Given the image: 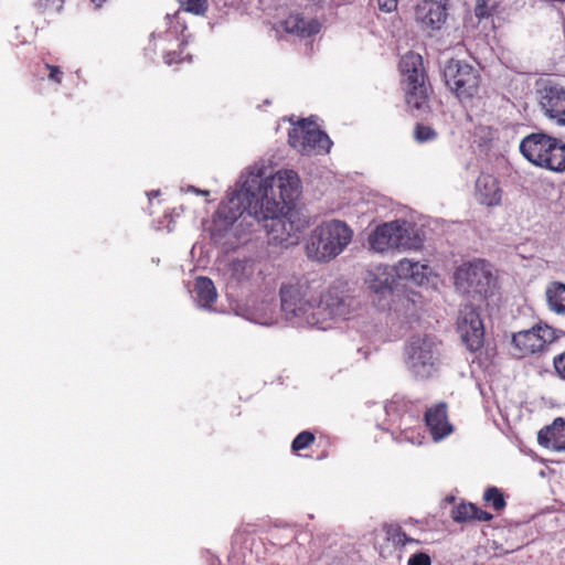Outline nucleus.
Segmentation results:
<instances>
[{
    "instance_id": "nucleus-43",
    "label": "nucleus",
    "mask_w": 565,
    "mask_h": 565,
    "mask_svg": "<svg viewBox=\"0 0 565 565\" xmlns=\"http://www.w3.org/2000/svg\"><path fill=\"white\" fill-rule=\"evenodd\" d=\"M96 8H100L105 2H107L108 0H90Z\"/></svg>"
},
{
    "instance_id": "nucleus-15",
    "label": "nucleus",
    "mask_w": 565,
    "mask_h": 565,
    "mask_svg": "<svg viewBox=\"0 0 565 565\" xmlns=\"http://www.w3.org/2000/svg\"><path fill=\"white\" fill-rule=\"evenodd\" d=\"M416 20L426 29L439 30L447 20V7L441 1L424 0L417 4Z\"/></svg>"
},
{
    "instance_id": "nucleus-34",
    "label": "nucleus",
    "mask_w": 565,
    "mask_h": 565,
    "mask_svg": "<svg viewBox=\"0 0 565 565\" xmlns=\"http://www.w3.org/2000/svg\"><path fill=\"white\" fill-rule=\"evenodd\" d=\"M402 73L405 76L407 87L426 83V74L424 67Z\"/></svg>"
},
{
    "instance_id": "nucleus-25",
    "label": "nucleus",
    "mask_w": 565,
    "mask_h": 565,
    "mask_svg": "<svg viewBox=\"0 0 565 565\" xmlns=\"http://www.w3.org/2000/svg\"><path fill=\"white\" fill-rule=\"evenodd\" d=\"M548 307L558 315H565V285L552 282L546 289Z\"/></svg>"
},
{
    "instance_id": "nucleus-26",
    "label": "nucleus",
    "mask_w": 565,
    "mask_h": 565,
    "mask_svg": "<svg viewBox=\"0 0 565 565\" xmlns=\"http://www.w3.org/2000/svg\"><path fill=\"white\" fill-rule=\"evenodd\" d=\"M414 407L415 403L413 401H409L404 396L394 395L385 404V412L390 417L399 418L403 415L411 413Z\"/></svg>"
},
{
    "instance_id": "nucleus-5",
    "label": "nucleus",
    "mask_w": 565,
    "mask_h": 565,
    "mask_svg": "<svg viewBox=\"0 0 565 565\" xmlns=\"http://www.w3.org/2000/svg\"><path fill=\"white\" fill-rule=\"evenodd\" d=\"M404 355L407 369L417 377L428 379L436 370V343L428 334L411 337L405 345Z\"/></svg>"
},
{
    "instance_id": "nucleus-12",
    "label": "nucleus",
    "mask_w": 565,
    "mask_h": 565,
    "mask_svg": "<svg viewBox=\"0 0 565 565\" xmlns=\"http://www.w3.org/2000/svg\"><path fill=\"white\" fill-rule=\"evenodd\" d=\"M457 329L468 350L476 352L483 345L484 328L478 310L466 305L460 309Z\"/></svg>"
},
{
    "instance_id": "nucleus-40",
    "label": "nucleus",
    "mask_w": 565,
    "mask_h": 565,
    "mask_svg": "<svg viewBox=\"0 0 565 565\" xmlns=\"http://www.w3.org/2000/svg\"><path fill=\"white\" fill-rule=\"evenodd\" d=\"M380 10L384 12H392L397 7V0H377Z\"/></svg>"
},
{
    "instance_id": "nucleus-20",
    "label": "nucleus",
    "mask_w": 565,
    "mask_h": 565,
    "mask_svg": "<svg viewBox=\"0 0 565 565\" xmlns=\"http://www.w3.org/2000/svg\"><path fill=\"white\" fill-rule=\"evenodd\" d=\"M396 249H419L423 238L418 230L405 221H395Z\"/></svg>"
},
{
    "instance_id": "nucleus-29",
    "label": "nucleus",
    "mask_w": 565,
    "mask_h": 565,
    "mask_svg": "<svg viewBox=\"0 0 565 565\" xmlns=\"http://www.w3.org/2000/svg\"><path fill=\"white\" fill-rule=\"evenodd\" d=\"M386 537L396 546H405L407 543L414 540L408 537L407 534L398 524H388L384 526Z\"/></svg>"
},
{
    "instance_id": "nucleus-36",
    "label": "nucleus",
    "mask_w": 565,
    "mask_h": 565,
    "mask_svg": "<svg viewBox=\"0 0 565 565\" xmlns=\"http://www.w3.org/2000/svg\"><path fill=\"white\" fill-rule=\"evenodd\" d=\"M407 565H431V558L426 553H415L408 558Z\"/></svg>"
},
{
    "instance_id": "nucleus-39",
    "label": "nucleus",
    "mask_w": 565,
    "mask_h": 565,
    "mask_svg": "<svg viewBox=\"0 0 565 565\" xmlns=\"http://www.w3.org/2000/svg\"><path fill=\"white\" fill-rule=\"evenodd\" d=\"M40 6L45 10L60 11L63 7L64 0H39Z\"/></svg>"
},
{
    "instance_id": "nucleus-32",
    "label": "nucleus",
    "mask_w": 565,
    "mask_h": 565,
    "mask_svg": "<svg viewBox=\"0 0 565 565\" xmlns=\"http://www.w3.org/2000/svg\"><path fill=\"white\" fill-rule=\"evenodd\" d=\"M399 66H401L402 72L419 70V68L424 67L423 58L419 54H416L414 52H408L402 57Z\"/></svg>"
},
{
    "instance_id": "nucleus-27",
    "label": "nucleus",
    "mask_w": 565,
    "mask_h": 565,
    "mask_svg": "<svg viewBox=\"0 0 565 565\" xmlns=\"http://www.w3.org/2000/svg\"><path fill=\"white\" fill-rule=\"evenodd\" d=\"M424 269L425 266H420L418 262H412L407 258L401 259L395 266V271L401 279H412L418 281L419 269Z\"/></svg>"
},
{
    "instance_id": "nucleus-17",
    "label": "nucleus",
    "mask_w": 565,
    "mask_h": 565,
    "mask_svg": "<svg viewBox=\"0 0 565 565\" xmlns=\"http://www.w3.org/2000/svg\"><path fill=\"white\" fill-rule=\"evenodd\" d=\"M537 440L541 446L554 450H565V419L556 418L550 426L539 431Z\"/></svg>"
},
{
    "instance_id": "nucleus-7",
    "label": "nucleus",
    "mask_w": 565,
    "mask_h": 565,
    "mask_svg": "<svg viewBox=\"0 0 565 565\" xmlns=\"http://www.w3.org/2000/svg\"><path fill=\"white\" fill-rule=\"evenodd\" d=\"M288 143L306 156L328 153L332 146L329 136L308 119L299 120L289 129Z\"/></svg>"
},
{
    "instance_id": "nucleus-35",
    "label": "nucleus",
    "mask_w": 565,
    "mask_h": 565,
    "mask_svg": "<svg viewBox=\"0 0 565 565\" xmlns=\"http://www.w3.org/2000/svg\"><path fill=\"white\" fill-rule=\"evenodd\" d=\"M489 0H477L475 14L479 20L488 19L493 13V7L488 6Z\"/></svg>"
},
{
    "instance_id": "nucleus-18",
    "label": "nucleus",
    "mask_w": 565,
    "mask_h": 565,
    "mask_svg": "<svg viewBox=\"0 0 565 565\" xmlns=\"http://www.w3.org/2000/svg\"><path fill=\"white\" fill-rule=\"evenodd\" d=\"M370 247L375 252L396 249L395 221L379 225L369 236Z\"/></svg>"
},
{
    "instance_id": "nucleus-41",
    "label": "nucleus",
    "mask_w": 565,
    "mask_h": 565,
    "mask_svg": "<svg viewBox=\"0 0 565 565\" xmlns=\"http://www.w3.org/2000/svg\"><path fill=\"white\" fill-rule=\"evenodd\" d=\"M164 62L168 65H172L174 63H180L182 61L181 52H168L164 56Z\"/></svg>"
},
{
    "instance_id": "nucleus-28",
    "label": "nucleus",
    "mask_w": 565,
    "mask_h": 565,
    "mask_svg": "<svg viewBox=\"0 0 565 565\" xmlns=\"http://www.w3.org/2000/svg\"><path fill=\"white\" fill-rule=\"evenodd\" d=\"M483 500L491 505L497 512L504 510L507 501L503 493L497 487H488L483 493Z\"/></svg>"
},
{
    "instance_id": "nucleus-4",
    "label": "nucleus",
    "mask_w": 565,
    "mask_h": 565,
    "mask_svg": "<svg viewBox=\"0 0 565 565\" xmlns=\"http://www.w3.org/2000/svg\"><path fill=\"white\" fill-rule=\"evenodd\" d=\"M520 152L532 164L554 171H565V142L544 132H532L520 142Z\"/></svg>"
},
{
    "instance_id": "nucleus-3",
    "label": "nucleus",
    "mask_w": 565,
    "mask_h": 565,
    "mask_svg": "<svg viewBox=\"0 0 565 565\" xmlns=\"http://www.w3.org/2000/svg\"><path fill=\"white\" fill-rule=\"evenodd\" d=\"M353 231L343 221L330 220L316 226L309 235L306 253L309 259L328 263L352 242Z\"/></svg>"
},
{
    "instance_id": "nucleus-22",
    "label": "nucleus",
    "mask_w": 565,
    "mask_h": 565,
    "mask_svg": "<svg viewBox=\"0 0 565 565\" xmlns=\"http://www.w3.org/2000/svg\"><path fill=\"white\" fill-rule=\"evenodd\" d=\"M194 292L198 303L203 308H210L217 297L214 282L209 277L203 276L195 279Z\"/></svg>"
},
{
    "instance_id": "nucleus-24",
    "label": "nucleus",
    "mask_w": 565,
    "mask_h": 565,
    "mask_svg": "<svg viewBox=\"0 0 565 565\" xmlns=\"http://www.w3.org/2000/svg\"><path fill=\"white\" fill-rule=\"evenodd\" d=\"M256 274V264L254 260L235 259L230 264V275L238 284L248 282Z\"/></svg>"
},
{
    "instance_id": "nucleus-10",
    "label": "nucleus",
    "mask_w": 565,
    "mask_h": 565,
    "mask_svg": "<svg viewBox=\"0 0 565 565\" xmlns=\"http://www.w3.org/2000/svg\"><path fill=\"white\" fill-rule=\"evenodd\" d=\"M300 179L292 170L278 171L271 179L269 185L258 188V196L268 195L275 199L282 209H289L299 194Z\"/></svg>"
},
{
    "instance_id": "nucleus-38",
    "label": "nucleus",
    "mask_w": 565,
    "mask_h": 565,
    "mask_svg": "<svg viewBox=\"0 0 565 565\" xmlns=\"http://www.w3.org/2000/svg\"><path fill=\"white\" fill-rule=\"evenodd\" d=\"M554 367L556 373L565 380V351L554 358Z\"/></svg>"
},
{
    "instance_id": "nucleus-19",
    "label": "nucleus",
    "mask_w": 565,
    "mask_h": 565,
    "mask_svg": "<svg viewBox=\"0 0 565 565\" xmlns=\"http://www.w3.org/2000/svg\"><path fill=\"white\" fill-rule=\"evenodd\" d=\"M282 28L287 33L307 38L319 33L320 23L316 19L307 21L301 14L292 13L284 20Z\"/></svg>"
},
{
    "instance_id": "nucleus-42",
    "label": "nucleus",
    "mask_w": 565,
    "mask_h": 565,
    "mask_svg": "<svg viewBox=\"0 0 565 565\" xmlns=\"http://www.w3.org/2000/svg\"><path fill=\"white\" fill-rule=\"evenodd\" d=\"M371 288H373L374 291L377 292V294H383L385 291H390L391 292V290H392V288L390 286V282H388V279H386L385 282L381 284L380 286L372 284Z\"/></svg>"
},
{
    "instance_id": "nucleus-21",
    "label": "nucleus",
    "mask_w": 565,
    "mask_h": 565,
    "mask_svg": "<svg viewBox=\"0 0 565 565\" xmlns=\"http://www.w3.org/2000/svg\"><path fill=\"white\" fill-rule=\"evenodd\" d=\"M451 518L457 523L472 521L488 522L493 519V515L478 508L475 503L461 502L452 509Z\"/></svg>"
},
{
    "instance_id": "nucleus-33",
    "label": "nucleus",
    "mask_w": 565,
    "mask_h": 565,
    "mask_svg": "<svg viewBox=\"0 0 565 565\" xmlns=\"http://www.w3.org/2000/svg\"><path fill=\"white\" fill-rule=\"evenodd\" d=\"M181 7L193 14H204L207 10V0H181Z\"/></svg>"
},
{
    "instance_id": "nucleus-23",
    "label": "nucleus",
    "mask_w": 565,
    "mask_h": 565,
    "mask_svg": "<svg viewBox=\"0 0 565 565\" xmlns=\"http://www.w3.org/2000/svg\"><path fill=\"white\" fill-rule=\"evenodd\" d=\"M428 86L426 83L406 88V104L411 109L426 111L429 108Z\"/></svg>"
},
{
    "instance_id": "nucleus-14",
    "label": "nucleus",
    "mask_w": 565,
    "mask_h": 565,
    "mask_svg": "<svg viewBox=\"0 0 565 565\" xmlns=\"http://www.w3.org/2000/svg\"><path fill=\"white\" fill-rule=\"evenodd\" d=\"M540 105L551 120L565 126V89L559 86H545L541 92Z\"/></svg>"
},
{
    "instance_id": "nucleus-1",
    "label": "nucleus",
    "mask_w": 565,
    "mask_h": 565,
    "mask_svg": "<svg viewBox=\"0 0 565 565\" xmlns=\"http://www.w3.org/2000/svg\"><path fill=\"white\" fill-rule=\"evenodd\" d=\"M321 288V279L282 284L279 295L286 317L320 329H326L330 320L347 319L354 308V299L338 288H329L326 292Z\"/></svg>"
},
{
    "instance_id": "nucleus-8",
    "label": "nucleus",
    "mask_w": 565,
    "mask_h": 565,
    "mask_svg": "<svg viewBox=\"0 0 565 565\" xmlns=\"http://www.w3.org/2000/svg\"><path fill=\"white\" fill-rule=\"evenodd\" d=\"M557 339L556 330L543 323L512 334L513 355L523 359L543 352Z\"/></svg>"
},
{
    "instance_id": "nucleus-16",
    "label": "nucleus",
    "mask_w": 565,
    "mask_h": 565,
    "mask_svg": "<svg viewBox=\"0 0 565 565\" xmlns=\"http://www.w3.org/2000/svg\"><path fill=\"white\" fill-rule=\"evenodd\" d=\"M502 190L499 180L489 173H481L476 180V199L486 206L492 207L501 204Z\"/></svg>"
},
{
    "instance_id": "nucleus-31",
    "label": "nucleus",
    "mask_w": 565,
    "mask_h": 565,
    "mask_svg": "<svg viewBox=\"0 0 565 565\" xmlns=\"http://www.w3.org/2000/svg\"><path fill=\"white\" fill-rule=\"evenodd\" d=\"M437 135L434 128L423 124H417L414 129V139L419 143L433 141L437 138Z\"/></svg>"
},
{
    "instance_id": "nucleus-37",
    "label": "nucleus",
    "mask_w": 565,
    "mask_h": 565,
    "mask_svg": "<svg viewBox=\"0 0 565 565\" xmlns=\"http://www.w3.org/2000/svg\"><path fill=\"white\" fill-rule=\"evenodd\" d=\"M45 68L49 71V79L55 84L62 83L63 72L58 66L45 64Z\"/></svg>"
},
{
    "instance_id": "nucleus-2",
    "label": "nucleus",
    "mask_w": 565,
    "mask_h": 565,
    "mask_svg": "<svg viewBox=\"0 0 565 565\" xmlns=\"http://www.w3.org/2000/svg\"><path fill=\"white\" fill-rule=\"evenodd\" d=\"M254 218L265 228L269 243L285 247L298 244L307 222L299 213L282 209L275 199L264 195L263 202L252 205Z\"/></svg>"
},
{
    "instance_id": "nucleus-11",
    "label": "nucleus",
    "mask_w": 565,
    "mask_h": 565,
    "mask_svg": "<svg viewBox=\"0 0 565 565\" xmlns=\"http://www.w3.org/2000/svg\"><path fill=\"white\" fill-rule=\"evenodd\" d=\"M260 202H263V198H259L258 194L248 189L241 190L220 204L216 215L225 225H232L241 217L244 220L247 216L254 217L252 205Z\"/></svg>"
},
{
    "instance_id": "nucleus-13",
    "label": "nucleus",
    "mask_w": 565,
    "mask_h": 565,
    "mask_svg": "<svg viewBox=\"0 0 565 565\" xmlns=\"http://www.w3.org/2000/svg\"><path fill=\"white\" fill-rule=\"evenodd\" d=\"M424 422L434 441H440L454 431L446 402H438L428 407L424 414Z\"/></svg>"
},
{
    "instance_id": "nucleus-9",
    "label": "nucleus",
    "mask_w": 565,
    "mask_h": 565,
    "mask_svg": "<svg viewBox=\"0 0 565 565\" xmlns=\"http://www.w3.org/2000/svg\"><path fill=\"white\" fill-rule=\"evenodd\" d=\"M492 280V274L486 260L477 259L462 264L455 271L457 289L469 294L486 297Z\"/></svg>"
},
{
    "instance_id": "nucleus-6",
    "label": "nucleus",
    "mask_w": 565,
    "mask_h": 565,
    "mask_svg": "<svg viewBox=\"0 0 565 565\" xmlns=\"http://www.w3.org/2000/svg\"><path fill=\"white\" fill-rule=\"evenodd\" d=\"M447 87L460 102L472 99L480 88V73L467 62L450 58L444 68Z\"/></svg>"
},
{
    "instance_id": "nucleus-30",
    "label": "nucleus",
    "mask_w": 565,
    "mask_h": 565,
    "mask_svg": "<svg viewBox=\"0 0 565 565\" xmlns=\"http://www.w3.org/2000/svg\"><path fill=\"white\" fill-rule=\"evenodd\" d=\"M316 440L313 433L303 430L299 433L291 443V450L299 452L300 450L309 448Z\"/></svg>"
}]
</instances>
